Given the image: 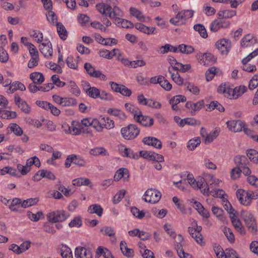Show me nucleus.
<instances>
[{
  "label": "nucleus",
  "instance_id": "obj_1",
  "mask_svg": "<svg viewBox=\"0 0 258 258\" xmlns=\"http://www.w3.org/2000/svg\"><path fill=\"white\" fill-rule=\"evenodd\" d=\"M120 132L124 139L133 140L139 134L140 129L136 125L130 124L128 126L122 128Z\"/></svg>",
  "mask_w": 258,
  "mask_h": 258
},
{
  "label": "nucleus",
  "instance_id": "obj_2",
  "mask_svg": "<svg viewBox=\"0 0 258 258\" xmlns=\"http://www.w3.org/2000/svg\"><path fill=\"white\" fill-rule=\"evenodd\" d=\"M241 215L249 231L255 233L257 231L256 222L252 215L248 211H242Z\"/></svg>",
  "mask_w": 258,
  "mask_h": 258
},
{
  "label": "nucleus",
  "instance_id": "obj_3",
  "mask_svg": "<svg viewBox=\"0 0 258 258\" xmlns=\"http://www.w3.org/2000/svg\"><path fill=\"white\" fill-rule=\"evenodd\" d=\"M143 199L146 202L151 204L157 203L161 197V194L154 188H149L146 190Z\"/></svg>",
  "mask_w": 258,
  "mask_h": 258
},
{
  "label": "nucleus",
  "instance_id": "obj_4",
  "mask_svg": "<svg viewBox=\"0 0 258 258\" xmlns=\"http://www.w3.org/2000/svg\"><path fill=\"white\" fill-rule=\"evenodd\" d=\"M68 216L64 211H56L49 213L47 218L49 222L56 223L65 220Z\"/></svg>",
  "mask_w": 258,
  "mask_h": 258
},
{
  "label": "nucleus",
  "instance_id": "obj_5",
  "mask_svg": "<svg viewBox=\"0 0 258 258\" xmlns=\"http://www.w3.org/2000/svg\"><path fill=\"white\" fill-rule=\"evenodd\" d=\"M196 226V228L189 227L188 231L191 237L196 241L199 244H201L203 242V236L201 233L202 230V227L201 226H198L196 222L193 223Z\"/></svg>",
  "mask_w": 258,
  "mask_h": 258
},
{
  "label": "nucleus",
  "instance_id": "obj_6",
  "mask_svg": "<svg viewBox=\"0 0 258 258\" xmlns=\"http://www.w3.org/2000/svg\"><path fill=\"white\" fill-rule=\"evenodd\" d=\"M227 127L231 132H239L242 131L245 123L241 120H232L228 121Z\"/></svg>",
  "mask_w": 258,
  "mask_h": 258
},
{
  "label": "nucleus",
  "instance_id": "obj_7",
  "mask_svg": "<svg viewBox=\"0 0 258 258\" xmlns=\"http://www.w3.org/2000/svg\"><path fill=\"white\" fill-rule=\"evenodd\" d=\"M39 50L45 57L52 56L53 50L51 42L45 40V42L39 45Z\"/></svg>",
  "mask_w": 258,
  "mask_h": 258
},
{
  "label": "nucleus",
  "instance_id": "obj_8",
  "mask_svg": "<svg viewBox=\"0 0 258 258\" xmlns=\"http://www.w3.org/2000/svg\"><path fill=\"white\" fill-rule=\"evenodd\" d=\"M216 46L222 54H227L231 48V43L228 40L223 39L218 41Z\"/></svg>",
  "mask_w": 258,
  "mask_h": 258
},
{
  "label": "nucleus",
  "instance_id": "obj_9",
  "mask_svg": "<svg viewBox=\"0 0 258 258\" xmlns=\"http://www.w3.org/2000/svg\"><path fill=\"white\" fill-rule=\"evenodd\" d=\"M142 142L144 144L152 146L156 148L160 149L162 144L160 140L153 137H147L143 139Z\"/></svg>",
  "mask_w": 258,
  "mask_h": 258
},
{
  "label": "nucleus",
  "instance_id": "obj_10",
  "mask_svg": "<svg viewBox=\"0 0 258 258\" xmlns=\"http://www.w3.org/2000/svg\"><path fill=\"white\" fill-rule=\"evenodd\" d=\"M75 254L76 258H92L90 250L83 247H77Z\"/></svg>",
  "mask_w": 258,
  "mask_h": 258
},
{
  "label": "nucleus",
  "instance_id": "obj_11",
  "mask_svg": "<svg viewBox=\"0 0 258 258\" xmlns=\"http://www.w3.org/2000/svg\"><path fill=\"white\" fill-rule=\"evenodd\" d=\"M85 85L84 89L88 95L92 98H99L100 91L98 89L94 87H91L88 82H85Z\"/></svg>",
  "mask_w": 258,
  "mask_h": 258
},
{
  "label": "nucleus",
  "instance_id": "obj_12",
  "mask_svg": "<svg viewBox=\"0 0 258 258\" xmlns=\"http://www.w3.org/2000/svg\"><path fill=\"white\" fill-rule=\"evenodd\" d=\"M257 43L256 37L250 34L246 35L241 40V46L243 47L251 46Z\"/></svg>",
  "mask_w": 258,
  "mask_h": 258
},
{
  "label": "nucleus",
  "instance_id": "obj_13",
  "mask_svg": "<svg viewBox=\"0 0 258 258\" xmlns=\"http://www.w3.org/2000/svg\"><path fill=\"white\" fill-rule=\"evenodd\" d=\"M95 40L98 43L104 45H112L116 44L117 40L115 38H104L99 34H95L94 35Z\"/></svg>",
  "mask_w": 258,
  "mask_h": 258
},
{
  "label": "nucleus",
  "instance_id": "obj_14",
  "mask_svg": "<svg viewBox=\"0 0 258 258\" xmlns=\"http://www.w3.org/2000/svg\"><path fill=\"white\" fill-rule=\"evenodd\" d=\"M136 120L144 126H151L154 124V119L149 116L138 115Z\"/></svg>",
  "mask_w": 258,
  "mask_h": 258
},
{
  "label": "nucleus",
  "instance_id": "obj_15",
  "mask_svg": "<svg viewBox=\"0 0 258 258\" xmlns=\"http://www.w3.org/2000/svg\"><path fill=\"white\" fill-rule=\"evenodd\" d=\"M130 177L129 171L127 169L121 168L119 169L115 172L114 176V180L118 181L121 178H123L124 180L127 181Z\"/></svg>",
  "mask_w": 258,
  "mask_h": 258
},
{
  "label": "nucleus",
  "instance_id": "obj_16",
  "mask_svg": "<svg viewBox=\"0 0 258 258\" xmlns=\"http://www.w3.org/2000/svg\"><path fill=\"white\" fill-rule=\"evenodd\" d=\"M199 59L201 61H202L204 65L212 64L216 60V57L212 53L208 52L204 53L199 57Z\"/></svg>",
  "mask_w": 258,
  "mask_h": 258
},
{
  "label": "nucleus",
  "instance_id": "obj_17",
  "mask_svg": "<svg viewBox=\"0 0 258 258\" xmlns=\"http://www.w3.org/2000/svg\"><path fill=\"white\" fill-rule=\"evenodd\" d=\"M230 217L235 229L241 234L244 233V229L242 225V223L239 219L237 218L235 214L230 215Z\"/></svg>",
  "mask_w": 258,
  "mask_h": 258
},
{
  "label": "nucleus",
  "instance_id": "obj_18",
  "mask_svg": "<svg viewBox=\"0 0 258 258\" xmlns=\"http://www.w3.org/2000/svg\"><path fill=\"white\" fill-rule=\"evenodd\" d=\"M246 90L247 88L244 86H240L234 89L231 88V90H230V93H231L230 97L236 99L239 96L242 95Z\"/></svg>",
  "mask_w": 258,
  "mask_h": 258
},
{
  "label": "nucleus",
  "instance_id": "obj_19",
  "mask_svg": "<svg viewBox=\"0 0 258 258\" xmlns=\"http://www.w3.org/2000/svg\"><path fill=\"white\" fill-rule=\"evenodd\" d=\"M135 28L140 30V31L144 32L147 34H154L155 28L153 27H148L141 23H136L135 24Z\"/></svg>",
  "mask_w": 258,
  "mask_h": 258
},
{
  "label": "nucleus",
  "instance_id": "obj_20",
  "mask_svg": "<svg viewBox=\"0 0 258 258\" xmlns=\"http://www.w3.org/2000/svg\"><path fill=\"white\" fill-rule=\"evenodd\" d=\"M30 78L33 81L34 84L39 85L42 84L44 81V78L43 74L39 72H33L30 75Z\"/></svg>",
  "mask_w": 258,
  "mask_h": 258
},
{
  "label": "nucleus",
  "instance_id": "obj_21",
  "mask_svg": "<svg viewBox=\"0 0 258 258\" xmlns=\"http://www.w3.org/2000/svg\"><path fill=\"white\" fill-rule=\"evenodd\" d=\"M103 209L100 205L93 204L90 206L88 209V212L90 214H96L99 217H101Z\"/></svg>",
  "mask_w": 258,
  "mask_h": 258
},
{
  "label": "nucleus",
  "instance_id": "obj_22",
  "mask_svg": "<svg viewBox=\"0 0 258 258\" xmlns=\"http://www.w3.org/2000/svg\"><path fill=\"white\" fill-rule=\"evenodd\" d=\"M120 246L122 253L124 255L127 257H132L134 256L133 249L128 248L125 242L121 241Z\"/></svg>",
  "mask_w": 258,
  "mask_h": 258
},
{
  "label": "nucleus",
  "instance_id": "obj_23",
  "mask_svg": "<svg viewBox=\"0 0 258 258\" xmlns=\"http://www.w3.org/2000/svg\"><path fill=\"white\" fill-rule=\"evenodd\" d=\"M107 112L110 115L117 117L120 120H124L126 117L124 112L117 108H109L107 110Z\"/></svg>",
  "mask_w": 258,
  "mask_h": 258
},
{
  "label": "nucleus",
  "instance_id": "obj_24",
  "mask_svg": "<svg viewBox=\"0 0 258 258\" xmlns=\"http://www.w3.org/2000/svg\"><path fill=\"white\" fill-rule=\"evenodd\" d=\"M57 31L60 37L62 40H66L68 36V32L64 26L60 22L56 23Z\"/></svg>",
  "mask_w": 258,
  "mask_h": 258
},
{
  "label": "nucleus",
  "instance_id": "obj_25",
  "mask_svg": "<svg viewBox=\"0 0 258 258\" xmlns=\"http://www.w3.org/2000/svg\"><path fill=\"white\" fill-rule=\"evenodd\" d=\"M234 162L237 168L241 169L247 165V160L245 156H237L234 158Z\"/></svg>",
  "mask_w": 258,
  "mask_h": 258
},
{
  "label": "nucleus",
  "instance_id": "obj_26",
  "mask_svg": "<svg viewBox=\"0 0 258 258\" xmlns=\"http://www.w3.org/2000/svg\"><path fill=\"white\" fill-rule=\"evenodd\" d=\"M125 107L127 110L130 111L131 113L134 114V118L136 119L138 116V115H141V111L135 105L126 103L125 104Z\"/></svg>",
  "mask_w": 258,
  "mask_h": 258
},
{
  "label": "nucleus",
  "instance_id": "obj_27",
  "mask_svg": "<svg viewBox=\"0 0 258 258\" xmlns=\"http://www.w3.org/2000/svg\"><path fill=\"white\" fill-rule=\"evenodd\" d=\"M104 117H101L100 120L94 119L91 120V126L95 128L98 132H102L103 126L102 124L104 122Z\"/></svg>",
  "mask_w": 258,
  "mask_h": 258
},
{
  "label": "nucleus",
  "instance_id": "obj_28",
  "mask_svg": "<svg viewBox=\"0 0 258 258\" xmlns=\"http://www.w3.org/2000/svg\"><path fill=\"white\" fill-rule=\"evenodd\" d=\"M219 132L220 129L219 128H216L214 131L211 132L209 134H207L205 138V143L207 144L212 142L213 140L218 136Z\"/></svg>",
  "mask_w": 258,
  "mask_h": 258
},
{
  "label": "nucleus",
  "instance_id": "obj_29",
  "mask_svg": "<svg viewBox=\"0 0 258 258\" xmlns=\"http://www.w3.org/2000/svg\"><path fill=\"white\" fill-rule=\"evenodd\" d=\"M198 185L200 189L203 188L201 191L204 194L208 195L210 192V186L206 182L204 178H201L200 181H198Z\"/></svg>",
  "mask_w": 258,
  "mask_h": 258
},
{
  "label": "nucleus",
  "instance_id": "obj_30",
  "mask_svg": "<svg viewBox=\"0 0 258 258\" xmlns=\"http://www.w3.org/2000/svg\"><path fill=\"white\" fill-rule=\"evenodd\" d=\"M91 181L89 178L80 177L73 180V184L75 186L89 185Z\"/></svg>",
  "mask_w": 258,
  "mask_h": 258
},
{
  "label": "nucleus",
  "instance_id": "obj_31",
  "mask_svg": "<svg viewBox=\"0 0 258 258\" xmlns=\"http://www.w3.org/2000/svg\"><path fill=\"white\" fill-rule=\"evenodd\" d=\"M194 29L195 31H198L200 36L204 38H206L208 37L207 30L204 25L201 24H197L194 26Z\"/></svg>",
  "mask_w": 258,
  "mask_h": 258
},
{
  "label": "nucleus",
  "instance_id": "obj_32",
  "mask_svg": "<svg viewBox=\"0 0 258 258\" xmlns=\"http://www.w3.org/2000/svg\"><path fill=\"white\" fill-rule=\"evenodd\" d=\"M177 50V47H174L169 44H166L165 45L161 46L159 48L160 54H165L167 53L168 51L176 52Z\"/></svg>",
  "mask_w": 258,
  "mask_h": 258
},
{
  "label": "nucleus",
  "instance_id": "obj_33",
  "mask_svg": "<svg viewBox=\"0 0 258 258\" xmlns=\"http://www.w3.org/2000/svg\"><path fill=\"white\" fill-rule=\"evenodd\" d=\"M168 71L171 75L172 79L177 85L181 86L183 84V79L180 77L178 72L176 73H172L170 68H168Z\"/></svg>",
  "mask_w": 258,
  "mask_h": 258
},
{
  "label": "nucleus",
  "instance_id": "obj_34",
  "mask_svg": "<svg viewBox=\"0 0 258 258\" xmlns=\"http://www.w3.org/2000/svg\"><path fill=\"white\" fill-rule=\"evenodd\" d=\"M97 9L100 13L107 16V12L112 9V7L107 4L104 3L98 4L96 5Z\"/></svg>",
  "mask_w": 258,
  "mask_h": 258
},
{
  "label": "nucleus",
  "instance_id": "obj_35",
  "mask_svg": "<svg viewBox=\"0 0 258 258\" xmlns=\"http://www.w3.org/2000/svg\"><path fill=\"white\" fill-rule=\"evenodd\" d=\"M27 216L29 219L34 222H37L40 219L44 218V215L41 211L37 212L36 213H33L30 211H28L27 212Z\"/></svg>",
  "mask_w": 258,
  "mask_h": 258
},
{
  "label": "nucleus",
  "instance_id": "obj_36",
  "mask_svg": "<svg viewBox=\"0 0 258 258\" xmlns=\"http://www.w3.org/2000/svg\"><path fill=\"white\" fill-rule=\"evenodd\" d=\"M90 153L94 156H98L100 155L103 156L108 155L107 150L102 147H98L92 149L90 150Z\"/></svg>",
  "mask_w": 258,
  "mask_h": 258
},
{
  "label": "nucleus",
  "instance_id": "obj_37",
  "mask_svg": "<svg viewBox=\"0 0 258 258\" xmlns=\"http://www.w3.org/2000/svg\"><path fill=\"white\" fill-rule=\"evenodd\" d=\"M212 196L214 197L221 198L223 199V202H225L224 196H226L225 191L221 189H213L211 190H210V192Z\"/></svg>",
  "mask_w": 258,
  "mask_h": 258
},
{
  "label": "nucleus",
  "instance_id": "obj_38",
  "mask_svg": "<svg viewBox=\"0 0 258 258\" xmlns=\"http://www.w3.org/2000/svg\"><path fill=\"white\" fill-rule=\"evenodd\" d=\"M130 13L132 16L136 17L139 21L141 22L145 21V16L142 15L141 11L136 8L131 7L130 8Z\"/></svg>",
  "mask_w": 258,
  "mask_h": 258
},
{
  "label": "nucleus",
  "instance_id": "obj_39",
  "mask_svg": "<svg viewBox=\"0 0 258 258\" xmlns=\"http://www.w3.org/2000/svg\"><path fill=\"white\" fill-rule=\"evenodd\" d=\"M60 250L62 258H73L71 250L68 246L62 245Z\"/></svg>",
  "mask_w": 258,
  "mask_h": 258
},
{
  "label": "nucleus",
  "instance_id": "obj_40",
  "mask_svg": "<svg viewBox=\"0 0 258 258\" xmlns=\"http://www.w3.org/2000/svg\"><path fill=\"white\" fill-rule=\"evenodd\" d=\"M175 247L177 252L180 258H188V257L190 256V255L188 253H185L184 251L182 245L181 243H177V244L175 245Z\"/></svg>",
  "mask_w": 258,
  "mask_h": 258
},
{
  "label": "nucleus",
  "instance_id": "obj_41",
  "mask_svg": "<svg viewBox=\"0 0 258 258\" xmlns=\"http://www.w3.org/2000/svg\"><path fill=\"white\" fill-rule=\"evenodd\" d=\"M176 63L177 66L172 67L173 69L174 70L179 71L182 73H185L191 68V66L189 64H183L180 62Z\"/></svg>",
  "mask_w": 258,
  "mask_h": 258
},
{
  "label": "nucleus",
  "instance_id": "obj_42",
  "mask_svg": "<svg viewBox=\"0 0 258 258\" xmlns=\"http://www.w3.org/2000/svg\"><path fill=\"white\" fill-rule=\"evenodd\" d=\"M38 201L39 200L37 198H30L26 200H24L21 204V207L26 208L36 204Z\"/></svg>",
  "mask_w": 258,
  "mask_h": 258
},
{
  "label": "nucleus",
  "instance_id": "obj_43",
  "mask_svg": "<svg viewBox=\"0 0 258 258\" xmlns=\"http://www.w3.org/2000/svg\"><path fill=\"white\" fill-rule=\"evenodd\" d=\"M180 126L183 127L185 124L188 125H200V121L195 119L194 118H185L183 120H180Z\"/></svg>",
  "mask_w": 258,
  "mask_h": 258
},
{
  "label": "nucleus",
  "instance_id": "obj_44",
  "mask_svg": "<svg viewBox=\"0 0 258 258\" xmlns=\"http://www.w3.org/2000/svg\"><path fill=\"white\" fill-rule=\"evenodd\" d=\"M208 108L211 110L217 109L220 112H224L225 110L224 107L217 101H212L210 104H209Z\"/></svg>",
  "mask_w": 258,
  "mask_h": 258
},
{
  "label": "nucleus",
  "instance_id": "obj_45",
  "mask_svg": "<svg viewBox=\"0 0 258 258\" xmlns=\"http://www.w3.org/2000/svg\"><path fill=\"white\" fill-rule=\"evenodd\" d=\"M223 232L228 240L230 243H234L235 238L232 230L229 228L225 227Z\"/></svg>",
  "mask_w": 258,
  "mask_h": 258
},
{
  "label": "nucleus",
  "instance_id": "obj_46",
  "mask_svg": "<svg viewBox=\"0 0 258 258\" xmlns=\"http://www.w3.org/2000/svg\"><path fill=\"white\" fill-rule=\"evenodd\" d=\"M39 172H40V176L42 178L45 177L50 180H54L55 179L54 174L50 171L42 169L40 170Z\"/></svg>",
  "mask_w": 258,
  "mask_h": 258
},
{
  "label": "nucleus",
  "instance_id": "obj_47",
  "mask_svg": "<svg viewBox=\"0 0 258 258\" xmlns=\"http://www.w3.org/2000/svg\"><path fill=\"white\" fill-rule=\"evenodd\" d=\"M26 45L28 46L31 57H39L38 51L34 44L31 43H27Z\"/></svg>",
  "mask_w": 258,
  "mask_h": 258
},
{
  "label": "nucleus",
  "instance_id": "obj_48",
  "mask_svg": "<svg viewBox=\"0 0 258 258\" xmlns=\"http://www.w3.org/2000/svg\"><path fill=\"white\" fill-rule=\"evenodd\" d=\"M200 143L201 140L200 138H197L195 139L190 140L188 142L187 147L189 150H192L200 145Z\"/></svg>",
  "mask_w": 258,
  "mask_h": 258
},
{
  "label": "nucleus",
  "instance_id": "obj_49",
  "mask_svg": "<svg viewBox=\"0 0 258 258\" xmlns=\"http://www.w3.org/2000/svg\"><path fill=\"white\" fill-rule=\"evenodd\" d=\"M72 157L73 158V163L75 164L80 166H85L86 162L83 158L75 154H72Z\"/></svg>",
  "mask_w": 258,
  "mask_h": 258
},
{
  "label": "nucleus",
  "instance_id": "obj_50",
  "mask_svg": "<svg viewBox=\"0 0 258 258\" xmlns=\"http://www.w3.org/2000/svg\"><path fill=\"white\" fill-rule=\"evenodd\" d=\"M186 100V97L181 95H178L174 96L169 100V103H174L177 105L180 102H185Z\"/></svg>",
  "mask_w": 258,
  "mask_h": 258
},
{
  "label": "nucleus",
  "instance_id": "obj_51",
  "mask_svg": "<svg viewBox=\"0 0 258 258\" xmlns=\"http://www.w3.org/2000/svg\"><path fill=\"white\" fill-rule=\"evenodd\" d=\"M47 21L51 24H54L57 21V16L51 10L48 11L46 13Z\"/></svg>",
  "mask_w": 258,
  "mask_h": 258
},
{
  "label": "nucleus",
  "instance_id": "obj_52",
  "mask_svg": "<svg viewBox=\"0 0 258 258\" xmlns=\"http://www.w3.org/2000/svg\"><path fill=\"white\" fill-rule=\"evenodd\" d=\"M222 23V20L219 19H216L213 21L211 24L210 29L213 32L217 31L220 28Z\"/></svg>",
  "mask_w": 258,
  "mask_h": 258
},
{
  "label": "nucleus",
  "instance_id": "obj_53",
  "mask_svg": "<svg viewBox=\"0 0 258 258\" xmlns=\"http://www.w3.org/2000/svg\"><path fill=\"white\" fill-rule=\"evenodd\" d=\"M10 128L17 136H20L23 134V130L22 128L16 123H12L10 124Z\"/></svg>",
  "mask_w": 258,
  "mask_h": 258
},
{
  "label": "nucleus",
  "instance_id": "obj_54",
  "mask_svg": "<svg viewBox=\"0 0 258 258\" xmlns=\"http://www.w3.org/2000/svg\"><path fill=\"white\" fill-rule=\"evenodd\" d=\"M76 100L73 98H63L62 106H74L77 104Z\"/></svg>",
  "mask_w": 258,
  "mask_h": 258
},
{
  "label": "nucleus",
  "instance_id": "obj_55",
  "mask_svg": "<svg viewBox=\"0 0 258 258\" xmlns=\"http://www.w3.org/2000/svg\"><path fill=\"white\" fill-rule=\"evenodd\" d=\"M17 116V113L15 111L6 110L1 115V117L4 119L15 118Z\"/></svg>",
  "mask_w": 258,
  "mask_h": 258
},
{
  "label": "nucleus",
  "instance_id": "obj_56",
  "mask_svg": "<svg viewBox=\"0 0 258 258\" xmlns=\"http://www.w3.org/2000/svg\"><path fill=\"white\" fill-rule=\"evenodd\" d=\"M131 211L134 216L140 219L143 218L145 216V213L143 211H140L136 207H132Z\"/></svg>",
  "mask_w": 258,
  "mask_h": 258
},
{
  "label": "nucleus",
  "instance_id": "obj_57",
  "mask_svg": "<svg viewBox=\"0 0 258 258\" xmlns=\"http://www.w3.org/2000/svg\"><path fill=\"white\" fill-rule=\"evenodd\" d=\"M247 156L250 161L255 163L256 162V157L258 155V152L254 149H249L247 151Z\"/></svg>",
  "mask_w": 258,
  "mask_h": 258
},
{
  "label": "nucleus",
  "instance_id": "obj_58",
  "mask_svg": "<svg viewBox=\"0 0 258 258\" xmlns=\"http://www.w3.org/2000/svg\"><path fill=\"white\" fill-rule=\"evenodd\" d=\"M100 231L103 232L104 235L110 237L114 236L115 235L114 230L113 228L111 227H104L101 229Z\"/></svg>",
  "mask_w": 258,
  "mask_h": 258
},
{
  "label": "nucleus",
  "instance_id": "obj_59",
  "mask_svg": "<svg viewBox=\"0 0 258 258\" xmlns=\"http://www.w3.org/2000/svg\"><path fill=\"white\" fill-rule=\"evenodd\" d=\"M104 122L102 124V125L103 126V128H106V129H111L114 127V123L113 120L110 119L108 117H104Z\"/></svg>",
  "mask_w": 258,
  "mask_h": 258
},
{
  "label": "nucleus",
  "instance_id": "obj_60",
  "mask_svg": "<svg viewBox=\"0 0 258 258\" xmlns=\"http://www.w3.org/2000/svg\"><path fill=\"white\" fill-rule=\"evenodd\" d=\"M155 153L146 151H141L140 155L141 157L150 161H153Z\"/></svg>",
  "mask_w": 258,
  "mask_h": 258
},
{
  "label": "nucleus",
  "instance_id": "obj_61",
  "mask_svg": "<svg viewBox=\"0 0 258 258\" xmlns=\"http://www.w3.org/2000/svg\"><path fill=\"white\" fill-rule=\"evenodd\" d=\"M230 90H231V88H229L226 85H221L218 88V92L220 93L227 94L228 97H230Z\"/></svg>",
  "mask_w": 258,
  "mask_h": 258
},
{
  "label": "nucleus",
  "instance_id": "obj_62",
  "mask_svg": "<svg viewBox=\"0 0 258 258\" xmlns=\"http://www.w3.org/2000/svg\"><path fill=\"white\" fill-rule=\"evenodd\" d=\"M258 86V75L253 76L249 81L248 88L250 90H253Z\"/></svg>",
  "mask_w": 258,
  "mask_h": 258
},
{
  "label": "nucleus",
  "instance_id": "obj_63",
  "mask_svg": "<svg viewBox=\"0 0 258 258\" xmlns=\"http://www.w3.org/2000/svg\"><path fill=\"white\" fill-rule=\"evenodd\" d=\"M216 68L214 67L209 68L206 73V79L208 81L212 80L216 74Z\"/></svg>",
  "mask_w": 258,
  "mask_h": 258
},
{
  "label": "nucleus",
  "instance_id": "obj_64",
  "mask_svg": "<svg viewBox=\"0 0 258 258\" xmlns=\"http://www.w3.org/2000/svg\"><path fill=\"white\" fill-rule=\"evenodd\" d=\"M226 258H240L238 254L233 249H226Z\"/></svg>",
  "mask_w": 258,
  "mask_h": 258
}]
</instances>
